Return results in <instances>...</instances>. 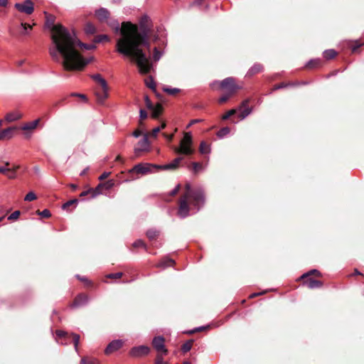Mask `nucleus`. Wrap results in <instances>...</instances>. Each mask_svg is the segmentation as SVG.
<instances>
[{"label":"nucleus","mask_w":364,"mask_h":364,"mask_svg":"<svg viewBox=\"0 0 364 364\" xmlns=\"http://www.w3.org/2000/svg\"><path fill=\"white\" fill-rule=\"evenodd\" d=\"M149 18L144 15L139 21V28L130 22H123L122 26L117 21L110 23V26L115 32L120 33V37L117 40L116 52L124 57L130 58L136 63L141 74H147L150 72L152 64L143 48L150 50L149 41V29L148 22Z\"/></svg>","instance_id":"f257e3e1"},{"label":"nucleus","mask_w":364,"mask_h":364,"mask_svg":"<svg viewBox=\"0 0 364 364\" xmlns=\"http://www.w3.org/2000/svg\"><path fill=\"white\" fill-rule=\"evenodd\" d=\"M78 48L92 50L95 46L81 43L75 32H70L63 26L53 28V43L49 47V53L53 60L62 63L65 70H82L92 60V58H83Z\"/></svg>","instance_id":"f03ea898"},{"label":"nucleus","mask_w":364,"mask_h":364,"mask_svg":"<svg viewBox=\"0 0 364 364\" xmlns=\"http://www.w3.org/2000/svg\"><path fill=\"white\" fill-rule=\"evenodd\" d=\"M186 191L179 201L178 215L181 218L189 215L190 203L198 211L205 203V194L203 188L198 186L193 188L190 183L185 186Z\"/></svg>","instance_id":"7ed1b4c3"},{"label":"nucleus","mask_w":364,"mask_h":364,"mask_svg":"<svg viewBox=\"0 0 364 364\" xmlns=\"http://www.w3.org/2000/svg\"><path fill=\"white\" fill-rule=\"evenodd\" d=\"M174 151L178 154L189 156L194 153L193 148V139L191 132H186L183 139L180 141L178 147L173 149Z\"/></svg>","instance_id":"20e7f679"},{"label":"nucleus","mask_w":364,"mask_h":364,"mask_svg":"<svg viewBox=\"0 0 364 364\" xmlns=\"http://www.w3.org/2000/svg\"><path fill=\"white\" fill-rule=\"evenodd\" d=\"M55 334L56 341L61 345H68V343H70V338L72 337L75 350L76 352L78 351V344L80 338V335L77 333H71L70 335H69L68 333L61 330H57L55 331Z\"/></svg>","instance_id":"39448f33"},{"label":"nucleus","mask_w":364,"mask_h":364,"mask_svg":"<svg viewBox=\"0 0 364 364\" xmlns=\"http://www.w3.org/2000/svg\"><path fill=\"white\" fill-rule=\"evenodd\" d=\"M218 85H220V87L222 90L226 92H230V94H234L237 92V90L240 89V87L236 85L235 79L230 77L224 79L221 82L215 81L211 83L210 86L213 89H214L215 87Z\"/></svg>","instance_id":"423d86ee"},{"label":"nucleus","mask_w":364,"mask_h":364,"mask_svg":"<svg viewBox=\"0 0 364 364\" xmlns=\"http://www.w3.org/2000/svg\"><path fill=\"white\" fill-rule=\"evenodd\" d=\"M158 165L151 164H139L135 165L130 171V173H136L141 175H145L153 171V169H157Z\"/></svg>","instance_id":"0eeeda50"},{"label":"nucleus","mask_w":364,"mask_h":364,"mask_svg":"<svg viewBox=\"0 0 364 364\" xmlns=\"http://www.w3.org/2000/svg\"><path fill=\"white\" fill-rule=\"evenodd\" d=\"M165 339L163 336H155L152 340L153 348L156 350V354L167 355L168 349L165 347Z\"/></svg>","instance_id":"6e6552de"},{"label":"nucleus","mask_w":364,"mask_h":364,"mask_svg":"<svg viewBox=\"0 0 364 364\" xmlns=\"http://www.w3.org/2000/svg\"><path fill=\"white\" fill-rule=\"evenodd\" d=\"M150 149V144L147 134H144L143 138L136 144L134 147V154L139 156L142 152L148 151Z\"/></svg>","instance_id":"1a4fd4ad"},{"label":"nucleus","mask_w":364,"mask_h":364,"mask_svg":"<svg viewBox=\"0 0 364 364\" xmlns=\"http://www.w3.org/2000/svg\"><path fill=\"white\" fill-rule=\"evenodd\" d=\"M150 353V348L147 346H139L133 347L130 350V355L132 357L139 358L146 355Z\"/></svg>","instance_id":"9d476101"},{"label":"nucleus","mask_w":364,"mask_h":364,"mask_svg":"<svg viewBox=\"0 0 364 364\" xmlns=\"http://www.w3.org/2000/svg\"><path fill=\"white\" fill-rule=\"evenodd\" d=\"M15 8L22 13L31 14L33 12V4L31 0H26L23 3H16Z\"/></svg>","instance_id":"9b49d317"},{"label":"nucleus","mask_w":364,"mask_h":364,"mask_svg":"<svg viewBox=\"0 0 364 364\" xmlns=\"http://www.w3.org/2000/svg\"><path fill=\"white\" fill-rule=\"evenodd\" d=\"M183 160V156H178L174 159L171 162L165 165H158L157 169L161 170H176L179 167L181 162Z\"/></svg>","instance_id":"f8f14e48"},{"label":"nucleus","mask_w":364,"mask_h":364,"mask_svg":"<svg viewBox=\"0 0 364 364\" xmlns=\"http://www.w3.org/2000/svg\"><path fill=\"white\" fill-rule=\"evenodd\" d=\"M123 341L122 340H114L110 342L105 350V353L107 355L111 354L114 351H117L122 347Z\"/></svg>","instance_id":"ddd939ff"},{"label":"nucleus","mask_w":364,"mask_h":364,"mask_svg":"<svg viewBox=\"0 0 364 364\" xmlns=\"http://www.w3.org/2000/svg\"><path fill=\"white\" fill-rule=\"evenodd\" d=\"M249 102V99L244 100L238 109L241 112L239 116L241 119H245L252 111V109L248 107Z\"/></svg>","instance_id":"4468645a"},{"label":"nucleus","mask_w":364,"mask_h":364,"mask_svg":"<svg viewBox=\"0 0 364 364\" xmlns=\"http://www.w3.org/2000/svg\"><path fill=\"white\" fill-rule=\"evenodd\" d=\"M89 298L86 294H80L76 296L74 301L70 305L71 308H77L87 304Z\"/></svg>","instance_id":"2eb2a0df"},{"label":"nucleus","mask_w":364,"mask_h":364,"mask_svg":"<svg viewBox=\"0 0 364 364\" xmlns=\"http://www.w3.org/2000/svg\"><path fill=\"white\" fill-rule=\"evenodd\" d=\"M304 284L309 289L320 288L323 284L321 282L309 277L304 282Z\"/></svg>","instance_id":"dca6fc26"},{"label":"nucleus","mask_w":364,"mask_h":364,"mask_svg":"<svg viewBox=\"0 0 364 364\" xmlns=\"http://www.w3.org/2000/svg\"><path fill=\"white\" fill-rule=\"evenodd\" d=\"M92 79H93L95 82L99 83L102 87V89H104V97L106 95V89L107 83L106 80L102 77L100 74H95L91 76Z\"/></svg>","instance_id":"f3484780"},{"label":"nucleus","mask_w":364,"mask_h":364,"mask_svg":"<svg viewBox=\"0 0 364 364\" xmlns=\"http://www.w3.org/2000/svg\"><path fill=\"white\" fill-rule=\"evenodd\" d=\"M263 70V65L260 63L254 64L247 71V76L252 77V75L259 73Z\"/></svg>","instance_id":"a211bd4d"},{"label":"nucleus","mask_w":364,"mask_h":364,"mask_svg":"<svg viewBox=\"0 0 364 364\" xmlns=\"http://www.w3.org/2000/svg\"><path fill=\"white\" fill-rule=\"evenodd\" d=\"M15 129H16V127H9V128H6V129L1 131L0 132V140L11 138Z\"/></svg>","instance_id":"6ab92c4d"},{"label":"nucleus","mask_w":364,"mask_h":364,"mask_svg":"<svg viewBox=\"0 0 364 364\" xmlns=\"http://www.w3.org/2000/svg\"><path fill=\"white\" fill-rule=\"evenodd\" d=\"M54 16L49 15L46 16V26L51 31V44L53 43V28L57 26H62L61 24H54Z\"/></svg>","instance_id":"aec40b11"},{"label":"nucleus","mask_w":364,"mask_h":364,"mask_svg":"<svg viewBox=\"0 0 364 364\" xmlns=\"http://www.w3.org/2000/svg\"><path fill=\"white\" fill-rule=\"evenodd\" d=\"M22 117V115L18 112H11L8 113L5 117V120L8 122H15Z\"/></svg>","instance_id":"412c9836"},{"label":"nucleus","mask_w":364,"mask_h":364,"mask_svg":"<svg viewBox=\"0 0 364 364\" xmlns=\"http://www.w3.org/2000/svg\"><path fill=\"white\" fill-rule=\"evenodd\" d=\"M95 14L100 21L106 20L109 17V11L105 8L97 10Z\"/></svg>","instance_id":"4be33fe9"},{"label":"nucleus","mask_w":364,"mask_h":364,"mask_svg":"<svg viewBox=\"0 0 364 364\" xmlns=\"http://www.w3.org/2000/svg\"><path fill=\"white\" fill-rule=\"evenodd\" d=\"M104 92V89H102L101 91H96L95 92L97 102L100 104L104 103L105 100L108 97V85H107L106 95L105 97Z\"/></svg>","instance_id":"5701e85b"},{"label":"nucleus","mask_w":364,"mask_h":364,"mask_svg":"<svg viewBox=\"0 0 364 364\" xmlns=\"http://www.w3.org/2000/svg\"><path fill=\"white\" fill-rule=\"evenodd\" d=\"M40 122L39 119H35L23 124L21 127L23 130H32L36 128Z\"/></svg>","instance_id":"b1692460"},{"label":"nucleus","mask_w":364,"mask_h":364,"mask_svg":"<svg viewBox=\"0 0 364 364\" xmlns=\"http://www.w3.org/2000/svg\"><path fill=\"white\" fill-rule=\"evenodd\" d=\"M163 107L161 104L158 103L156 106H154L151 110L152 111L151 117L154 119H157L162 112Z\"/></svg>","instance_id":"393cba45"},{"label":"nucleus","mask_w":364,"mask_h":364,"mask_svg":"<svg viewBox=\"0 0 364 364\" xmlns=\"http://www.w3.org/2000/svg\"><path fill=\"white\" fill-rule=\"evenodd\" d=\"M174 264V261L171 258H164L158 264V267L166 268L172 266Z\"/></svg>","instance_id":"a878e982"},{"label":"nucleus","mask_w":364,"mask_h":364,"mask_svg":"<svg viewBox=\"0 0 364 364\" xmlns=\"http://www.w3.org/2000/svg\"><path fill=\"white\" fill-rule=\"evenodd\" d=\"M336 54H337L336 51L333 49L326 50L323 53V58L327 60H330V59L335 58Z\"/></svg>","instance_id":"bb28decb"},{"label":"nucleus","mask_w":364,"mask_h":364,"mask_svg":"<svg viewBox=\"0 0 364 364\" xmlns=\"http://www.w3.org/2000/svg\"><path fill=\"white\" fill-rule=\"evenodd\" d=\"M199 151L202 154H208L210 152V148L208 144L205 141H201L199 147Z\"/></svg>","instance_id":"cd10ccee"},{"label":"nucleus","mask_w":364,"mask_h":364,"mask_svg":"<svg viewBox=\"0 0 364 364\" xmlns=\"http://www.w3.org/2000/svg\"><path fill=\"white\" fill-rule=\"evenodd\" d=\"M85 31L87 34H94L96 32V28L92 23H87L85 26Z\"/></svg>","instance_id":"c85d7f7f"},{"label":"nucleus","mask_w":364,"mask_h":364,"mask_svg":"<svg viewBox=\"0 0 364 364\" xmlns=\"http://www.w3.org/2000/svg\"><path fill=\"white\" fill-rule=\"evenodd\" d=\"M192 346H193V341L188 340L182 345L181 350L183 351V353H186L191 350Z\"/></svg>","instance_id":"c756f323"},{"label":"nucleus","mask_w":364,"mask_h":364,"mask_svg":"<svg viewBox=\"0 0 364 364\" xmlns=\"http://www.w3.org/2000/svg\"><path fill=\"white\" fill-rule=\"evenodd\" d=\"M159 235V232L155 229H150L146 232V236L149 240H154Z\"/></svg>","instance_id":"7c9ffc66"},{"label":"nucleus","mask_w":364,"mask_h":364,"mask_svg":"<svg viewBox=\"0 0 364 364\" xmlns=\"http://www.w3.org/2000/svg\"><path fill=\"white\" fill-rule=\"evenodd\" d=\"M320 63H321L320 59H312V60H310L306 64V67H307L309 68H314L320 65Z\"/></svg>","instance_id":"2f4dec72"},{"label":"nucleus","mask_w":364,"mask_h":364,"mask_svg":"<svg viewBox=\"0 0 364 364\" xmlns=\"http://www.w3.org/2000/svg\"><path fill=\"white\" fill-rule=\"evenodd\" d=\"M102 188V185L100 183L95 188H90L91 191V198H94L96 196L101 194V189Z\"/></svg>","instance_id":"473e14b6"},{"label":"nucleus","mask_w":364,"mask_h":364,"mask_svg":"<svg viewBox=\"0 0 364 364\" xmlns=\"http://www.w3.org/2000/svg\"><path fill=\"white\" fill-rule=\"evenodd\" d=\"M99 362L96 358H82L80 364H98Z\"/></svg>","instance_id":"72a5a7b5"},{"label":"nucleus","mask_w":364,"mask_h":364,"mask_svg":"<svg viewBox=\"0 0 364 364\" xmlns=\"http://www.w3.org/2000/svg\"><path fill=\"white\" fill-rule=\"evenodd\" d=\"M163 90L170 95H175L181 91V90L178 88H172L168 87H164Z\"/></svg>","instance_id":"f704fd0d"},{"label":"nucleus","mask_w":364,"mask_h":364,"mask_svg":"<svg viewBox=\"0 0 364 364\" xmlns=\"http://www.w3.org/2000/svg\"><path fill=\"white\" fill-rule=\"evenodd\" d=\"M146 85L151 89L152 90H155L156 89V84L154 80V78L151 76H149L146 80H145Z\"/></svg>","instance_id":"c9c22d12"},{"label":"nucleus","mask_w":364,"mask_h":364,"mask_svg":"<svg viewBox=\"0 0 364 364\" xmlns=\"http://www.w3.org/2000/svg\"><path fill=\"white\" fill-rule=\"evenodd\" d=\"M165 355L162 354H156V358L154 360V364H169L168 362L165 361L164 360V356Z\"/></svg>","instance_id":"e433bc0d"},{"label":"nucleus","mask_w":364,"mask_h":364,"mask_svg":"<svg viewBox=\"0 0 364 364\" xmlns=\"http://www.w3.org/2000/svg\"><path fill=\"white\" fill-rule=\"evenodd\" d=\"M306 82H296V83H292V84H286V83H284V82H282L279 85H277L274 86V90H279V89H282V88H284V87H287V86H290V85H305Z\"/></svg>","instance_id":"4c0bfd02"},{"label":"nucleus","mask_w":364,"mask_h":364,"mask_svg":"<svg viewBox=\"0 0 364 364\" xmlns=\"http://www.w3.org/2000/svg\"><path fill=\"white\" fill-rule=\"evenodd\" d=\"M230 128L223 127L218 132L217 135L219 138H223L224 136H225L227 134H228L230 133Z\"/></svg>","instance_id":"58836bf2"},{"label":"nucleus","mask_w":364,"mask_h":364,"mask_svg":"<svg viewBox=\"0 0 364 364\" xmlns=\"http://www.w3.org/2000/svg\"><path fill=\"white\" fill-rule=\"evenodd\" d=\"M132 246L134 247V248H138V247H142L144 248L145 250L147 251V247L146 245V244L144 242L143 240H136L133 244H132Z\"/></svg>","instance_id":"ea45409f"},{"label":"nucleus","mask_w":364,"mask_h":364,"mask_svg":"<svg viewBox=\"0 0 364 364\" xmlns=\"http://www.w3.org/2000/svg\"><path fill=\"white\" fill-rule=\"evenodd\" d=\"M166 127V124L164 122H163L161 125V127H155L151 133V136H153V137H156L158 134V133L160 132L161 129H164Z\"/></svg>","instance_id":"a19ab883"},{"label":"nucleus","mask_w":364,"mask_h":364,"mask_svg":"<svg viewBox=\"0 0 364 364\" xmlns=\"http://www.w3.org/2000/svg\"><path fill=\"white\" fill-rule=\"evenodd\" d=\"M109 38L107 35H99L95 37V43H102L103 41H109Z\"/></svg>","instance_id":"79ce46f5"},{"label":"nucleus","mask_w":364,"mask_h":364,"mask_svg":"<svg viewBox=\"0 0 364 364\" xmlns=\"http://www.w3.org/2000/svg\"><path fill=\"white\" fill-rule=\"evenodd\" d=\"M102 188H105L107 190L112 188L114 186V181L113 180H109L105 183H101Z\"/></svg>","instance_id":"37998d69"},{"label":"nucleus","mask_w":364,"mask_h":364,"mask_svg":"<svg viewBox=\"0 0 364 364\" xmlns=\"http://www.w3.org/2000/svg\"><path fill=\"white\" fill-rule=\"evenodd\" d=\"M162 56V53L156 47L154 48L153 58L154 61H159Z\"/></svg>","instance_id":"c03bdc74"},{"label":"nucleus","mask_w":364,"mask_h":364,"mask_svg":"<svg viewBox=\"0 0 364 364\" xmlns=\"http://www.w3.org/2000/svg\"><path fill=\"white\" fill-rule=\"evenodd\" d=\"M233 94H230V92H226L218 100L219 103H224L228 100V99Z\"/></svg>","instance_id":"a18cd8bd"},{"label":"nucleus","mask_w":364,"mask_h":364,"mask_svg":"<svg viewBox=\"0 0 364 364\" xmlns=\"http://www.w3.org/2000/svg\"><path fill=\"white\" fill-rule=\"evenodd\" d=\"M36 199V195L33 191L28 192L24 198V200L26 201H32Z\"/></svg>","instance_id":"49530a36"},{"label":"nucleus","mask_w":364,"mask_h":364,"mask_svg":"<svg viewBox=\"0 0 364 364\" xmlns=\"http://www.w3.org/2000/svg\"><path fill=\"white\" fill-rule=\"evenodd\" d=\"M192 167H193V171H194V173H197L199 171L203 169V165L198 162H193Z\"/></svg>","instance_id":"de8ad7c7"},{"label":"nucleus","mask_w":364,"mask_h":364,"mask_svg":"<svg viewBox=\"0 0 364 364\" xmlns=\"http://www.w3.org/2000/svg\"><path fill=\"white\" fill-rule=\"evenodd\" d=\"M37 214L43 218H49L51 215L50 210L48 209H44L42 211L38 210V211H37Z\"/></svg>","instance_id":"09e8293b"},{"label":"nucleus","mask_w":364,"mask_h":364,"mask_svg":"<svg viewBox=\"0 0 364 364\" xmlns=\"http://www.w3.org/2000/svg\"><path fill=\"white\" fill-rule=\"evenodd\" d=\"M17 168H18V166L16 168H13V169L9 168V171H6L5 174H6V176L9 178H14L16 176V170Z\"/></svg>","instance_id":"8fccbe9b"},{"label":"nucleus","mask_w":364,"mask_h":364,"mask_svg":"<svg viewBox=\"0 0 364 364\" xmlns=\"http://www.w3.org/2000/svg\"><path fill=\"white\" fill-rule=\"evenodd\" d=\"M313 274H316L317 276H320L321 275V273L317 269H312V270L309 271V272L304 274L301 277V279H304V278L308 277L309 275Z\"/></svg>","instance_id":"3c124183"},{"label":"nucleus","mask_w":364,"mask_h":364,"mask_svg":"<svg viewBox=\"0 0 364 364\" xmlns=\"http://www.w3.org/2000/svg\"><path fill=\"white\" fill-rule=\"evenodd\" d=\"M236 112V109H230L229 110L228 112H227L222 117V119L223 120H226L228 119H229L231 116H232L233 114H235Z\"/></svg>","instance_id":"603ef678"},{"label":"nucleus","mask_w":364,"mask_h":364,"mask_svg":"<svg viewBox=\"0 0 364 364\" xmlns=\"http://www.w3.org/2000/svg\"><path fill=\"white\" fill-rule=\"evenodd\" d=\"M77 202H78L77 199H73V200H68L63 205V208L66 209L73 204H77Z\"/></svg>","instance_id":"864d4df0"},{"label":"nucleus","mask_w":364,"mask_h":364,"mask_svg":"<svg viewBox=\"0 0 364 364\" xmlns=\"http://www.w3.org/2000/svg\"><path fill=\"white\" fill-rule=\"evenodd\" d=\"M122 272L111 273L107 275V278L109 279H119L122 276Z\"/></svg>","instance_id":"5fc2aeb1"},{"label":"nucleus","mask_w":364,"mask_h":364,"mask_svg":"<svg viewBox=\"0 0 364 364\" xmlns=\"http://www.w3.org/2000/svg\"><path fill=\"white\" fill-rule=\"evenodd\" d=\"M20 213L19 210L14 211L8 217V220H13L17 219L19 217Z\"/></svg>","instance_id":"6e6d98bb"},{"label":"nucleus","mask_w":364,"mask_h":364,"mask_svg":"<svg viewBox=\"0 0 364 364\" xmlns=\"http://www.w3.org/2000/svg\"><path fill=\"white\" fill-rule=\"evenodd\" d=\"M362 45V43H360L358 41L353 43V44L350 46L352 52L355 53Z\"/></svg>","instance_id":"4d7b16f0"},{"label":"nucleus","mask_w":364,"mask_h":364,"mask_svg":"<svg viewBox=\"0 0 364 364\" xmlns=\"http://www.w3.org/2000/svg\"><path fill=\"white\" fill-rule=\"evenodd\" d=\"M145 104H146V107L149 109H151L153 108L154 105L152 104V102H151L150 99L149 98L148 96H145Z\"/></svg>","instance_id":"13d9d810"},{"label":"nucleus","mask_w":364,"mask_h":364,"mask_svg":"<svg viewBox=\"0 0 364 364\" xmlns=\"http://www.w3.org/2000/svg\"><path fill=\"white\" fill-rule=\"evenodd\" d=\"M180 189V185L178 184L171 192L170 196H173L178 193Z\"/></svg>","instance_id":"bf43d9fd"},{"label":"nucleus","mask_w":364,"mask_h":364,"mask_svg":"<svg viewBox=\"0 0 364 364\" xmlns=\"http://www.w3.org/2000/svg\"><path fill=\"white\" fill-rule=\"evenodd\" d=\"M139 117L141 119H144L147 117V113L144 109H140Z\"/></svg>","instance_id":"052dcab7"},{"label":"nucleus","mask_w":364,"mask_h":364,"mask_svg":"<svg viewBox=\"0 0 364 364\" xmlns=\"http://www.w3.org/2000/svg\"><path fill=\"white\" fill-rule=\"evenodd\" d=\"M6 166H0V173H6V171H9V168L7 166L9 165V162L5 164Z\"/></svg>","instance_id":"680f3d73"},{"label":"nucleus","mask_w":364,"mask_h":364,"mask_svg":"<svg viewBox=\"0 0 364 364\" xmlns=\"http://www.w3.org/2000/svg\"><path fill=\"white\" fill-rule=\"evenodd\" d=\"M201 121H202V119H193L187 125V128H189L192 125L196 124V123L200 122Z\"/></svg>","instance_id":"e2e57ef3"},{"label":"nucleus","mask_w":364,"mask_h":364,"mask_svg":"<svg viewBox=\"0 0 364 364\" xmlns=\"http://www.w3.org/2000/svg\"><path fill=\"white\" fill-rule=\"evenodd\" d=\"M110 175V172H104L100 177L99 180L102 181Z\"/></svg>","instance_id":"0e129e2a"},{"label":"nucleus","mask_w":364,"mask_h":364,"mask_svg":"<svg viewBox=\"0 0 364 364\" xmlns=\"http://www.w3.org/2000/svg\"><path fill=\"white\" fill-rule=\"evenodd\" d=\"M163 135L168 141H171L173 138V134H168L164 133Z\"/></svg>","instance_id":"69168bd1"},{"label":"nucleus","mask_w":364,"mask_h":364,"mask_svg":"<svg viewBox=\"0 0 364 364\" xmlns=\"http://www.w3.org/2000/svg\"><path fill=\"white\" fill-rule=\"evenodd\" d=\"M21 26L23 27L24 28V33H27V28H29V29H31L32 28V26L29 24H27V23H21Z\"/></svg>","instance_id":"338daca9"},{"label":"nucleus","mask_w":364,"mask_h":364,"mask_svg":"<svg viewBox=\"0 0 364 364\" xmlns=\"http://www.w3.org/2000/svg\"><path fill=\"white\" fill-rule=\"evenodd\" d=\"M73 96H77L79 97H80L81 99L84 100H86L87 97L85 95H82V94H78V93H73L72 94Z\"/></svg>","instance_id":"774afa93"}]
</instances>
